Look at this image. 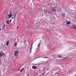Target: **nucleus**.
<instances>
[{"label": "nucleus", "mask_w": 76, "mask_h": 76, "mask_svg": "<svg viewBox=\"0 0 76 76\" xmlns=\"http://www.w3.org/2000/svg\"><path fill=\"white\" fill-rule=\"evenodd\" d=\"M12 11H8L7 13V15L6 17V19H7L6 20V23L7 24H9V19L12 17Z\"/></svg>", "instance_id": "1"}, {"label": "nucleus", "mask_w": 76, "mask_h": 76, "mask_svg": "<svg viewBox=\"0 0 76 76\" xmlns=\"http://www.w3.org/2000/svg\"><path fill=\"white\" fill-rule=\"evenodd\" d=\"M32 69H34L36 70V69H37V67L36 66L33 65L32 66Z\"/></svg>", "instance_id": "2"}, {"label": "nucleus", "mask_w": 76, "mask_h": 76, "mask_svg": "<svg viewBox=\"0 0 76 76\" xmlns=\"http://www.w3.org/2000/svg\"><path fill=\"white\" fill-rule=\"evenodd\" d=\"M66 23L67 25H69V24L70 23V22L67 20L66 21Z\"/></svg>", "instance_id": "3"}, {"label": "nucleus", "mask_w": 76, "mask_h": 76, "mask_svg": "<svg viewBox=\"0 0 76 76\" xmlns=\"http://www.w3.org/2000/svg\"><path fill=\"white\" fill-rule=\"evenodd\" d=\"M18 51H17L15 52V56H17L18 54Z\"/></svg>", "instance_id": "4"}, {"label": "nucleus", "mask_w": 76, "mask_h": 76, "mask_svg": "<svg viewBox=\"0 0 76 76\" xmlns=\"http://www.w3.org/2000/svg\"><path fill=\"white\" fill-rule=\"evenodd\" d=\"M71 27L75 29H76V26L75 25H72L71 26Z\"/></svg>", "instance_id": "5"}, {"label": "nucleus", "mask_w": 76, "mask_h": 76, "mask_svg": "<svg viewBox=\"0 0 76 76\" xmlns=\"http://www.w3.org/2000/svg\"><path fill=\"white\" fill-rule=\"evenodd\" d=\"M5 26H6V25H5V24H4L3 25L2 29H4V28H5Z\"/></svg>", "instance_id": "6"}, {"label": "nucleus", "mask_w": 76, "mask_h": 76, "mask_svg": "<svg viewBox=\"0 0 76 76\" xmlns=\"http://www.w3.org/2000/svg\"><path fill=\"white\" fill-rule=\"evenodd\" d=\"M9 43V41H7V44H6V45H7V46H8Z\"/></svg>", "instance_id": "7"}, {"label": "nucleus", "mask_w": 76, "mask_h": 76, "mask_svg": "<svg viewBox=\"0 0 76 76\" xmlns=\"http://www.w3.org/2000/svg\"><path fill=\"white\" fill-rule=\"evenodd\" d=\"M42 57L40 56V57H39L36 58H41V57ZM42 57V58H47V57Z\"/></svg>", "instance_id": "8"}, {"label": "nucleus", "mask_w": 76, "mask_h": 76, "mask_svg": "<svg viewBox=\"0 0 76 76\" xmlns=\"http://www.w3.org/2000/svg\"><path fill=\"white\" fill-rule=\"evenodd\" d=\"M58 58H61L62 57H63V56L62 55L60 56L59 55H58Z\"/></svg>", "instance_id": "9"}, {"label": "nucleus", "mask_w": 76, "mask_h": 76, "mask_svg": "<svg viewBox=\"0 0 76 76\" xmlns=\"http://www.w3.org/2000/svg\"><path fill=\"white\" fill-rule=\"evenodd\" d=\"M56 8H53V12H56Z\"/></svg>", "instance_id": "10"}, {"label": "nucleus", "mask_w": 76, "mask_h": 76, "mask_svg": "<svg viewBox=\"0 0 76 76\" xmlns=\"http://www.w3.org/2000/svg\"><path fill=\"white\" fill-rule=\"evenodd\" d=\"M40 66H41V67H42L43 66H44V64H42V63H41V64L40 65Z\"/></svg>", "instance_id": "11"}, {"label": "nucleus", "mask_w": 76, "mask_h": 76, "mask_svg": "<svg viewBox=\"0 0 76 76\" xmlns=\"http://www.w3.org/2000/svg\"><path fill=\"white\" fill-rule=\"evenodd\" d=\"M65 14H63L62 15V16H64V17H65L66 16H65Z\"/></svg>", "instance_id": "12"}, {"label": "nucleus", "mask_w": 76, "mask_h": 76, "mask_svg": "<svg viewBox=\"0 0 76 76\" xmlns=\"http://www.w3.org/2000/svg\"><path fill=\"white\" fill-rule=\"evenodd\" d=\"M2 56H5V54H4V53H3V52H2Z\"/></svg>", "instance_id": "13"}, {"label": "nucleus", "mask_w": 76, "mask_h": 76, "mask_svg": "<svg viewBox=\"0 0 76 76\" xmlns=\"http://www.w3.org/2000/svg\"><path fill=\"white\" fill-rule=\"evenodd\" d=\"M17 45V43H15V46H16Z\"/></svg>", "instance_id": "14"}, {"label": "nucleus", "mask_w": 76, "mask_h": 76, "mask_svg": "<svg viewBox=\"0 0 76 76\" xmlns=\"http://www.w3.org/2000/svg\"><path fill=\"white\" fill-rule=\"evenodd\" d=\"M40 45V43H39V44H38V45L37 46V47H39Z\"/></svg>", "instance_id": "15"}, {"label": "nucleus", "mask_w": 76, "mask_h": 76, "mask_svg": "<svg viewBox=\"0 0 76 76\" xmlns=\"http://www.w3.org/2000/svg\"><path fill=\"white\" fill-rule=\"evenodd\" d=\"M32 47H31V48L30 49V53H31V51H32Z\"/></svg>", "instance_id": "16"}, {"label": "nucleus", "mask_w": 76, "mask_h": 76, "mask_svg": "<svg viewBox=\"0 0 76 76\" xmlns=\"http://www.w3.org/2000/svg\"><path fill=\"white\" fill-rule=\"evenodd\" d=\"M26 42V40H24V42H23V43H25V42Z\"/></svg>", "instance_id": "17"}, {"label": "nucleus", "mask_w": 76, "mask_h": 76, "mask_svg": "<svg viewBox=\"0 0 76 76\" xmlns=\"http://www.w3.org/2000/svg\"><path fill=\"white\" fill-rule=\"evenodd\" d=\"M22 71H23V70L21 69L20 71V72H22Z\"/></svg>", "instance_id": "18"}, {"label": "nucleus", "mask_w": 76, "mask_h": 76, "mask_svg": "<svg viewBox=\"0 0 76 76\" xmlns=\"http://www.w3.org/2000/svg\"><path fill=\"white\" fill-rule=\"evenodd\" d=\"M2 55H1V53H0V57H1V56Z\"/></svg>", "instance_id": "19"}, {"label": "nucleus", "mask_w": 76, "mask_h": 76, "mask_svg": "<svg viewBox=\"0 0 76 76\" xmlns=\"http://www.w3.org/2000/svg\"><path fill=\"white\" fill-rule=\"evenodd\" d=\"M33 44L32 43V44H31V47H32V45H33Z\"/></svg>", "instance_id": "20"}, {"label": "nucleus", "mask_w": 76, "mask_h": 76, "mask_svg": "<svg viewBox=\"0 0 76 76\" xmlns=\"http://www.w3.org/2000/svg\"><path fill=\"white\" fill-rule=\"evenodd\" d=\"M14 19H15V15H14Z\"/></svg>", "instance_id": "21"}, {"label": "nucleus", "mask_w": 76, "mask_h": 76, "mask_svg": "<svg viewBox=\"0 0 76 76\" xmlns=\"http://www.w3.org/2000/svg\"><path fill=\"white\" fill-rule=\"evenodd\" d=\"M27 76H29V74H28V75H27Z\"/></svg>", "instance_id": "22"}, {"label": "nucleus", "mask_w": 76, "mask_h": 76, "mask_svg": "<svg viewBox=\"0 0 76 76\" xmlns=\"http://www.w3.org/2000/svg\"><path fill=\"white\" fill-rule=\"evenodd\" d=\"M39 76H43V75H40Z\"/></svg>", "instance_id": "23"}, {"label": "nucleus", "mask_w": 76, "mask_h": 76, "mask_svg": "<svg viewBox=\"0 0 76 76\" xmlns=\"http://www.w3.org/2000/svg\"><path fill=\"white\" fill-rule=\"evenodd\" d=\"M12 19H14V18H13V17H12Z\"/></svg>", "instance_id": "24"}, {"label": "nucleus", "mask_w": 76, "mask_h": 76, "mask_svg": "<svg viewBox=\"0 0 76 76\" xmlns=\"http://www.w3.org/2000/svg\"><path fill=\"white\" fill-rule=\"evenodd\" d=\"M10 22L11 23V21H12V20H10Z\"/></svg>", "instance_id": "25"}, {"label": "nucleus", "mask_w": 76, "mask_h": 76, "mask_svg": "<svg viewBox=\"0 0 76 76\" xmlns=\"http://www.w3.org/2000/svg\"><path fill=\"white\" fill-rule=\"evenodd\" d=\"M24 69V68H23L22 69L23 70Z\"/></svg>", "instance_id": "26"}, {"label": "nucleus", "mask_w": 76, "mask_h": 76, "mask_svg": "<svg viewBox=\"0 0 76 76\" xmlns=\"http://www.w3.org/2000/svg\"><path fill=\"white\" fill-rule=\"evenodd\" d=\"M20 70V69H19L18 70V71H19Z\"/></svg>", "instance_id": "27"}, {"label": "nucleus", "mask_w": 76, "mask_h": 76, "mask_svg": "<svg viewBox=\"0 0 76 76\" xmlns=\"http://www.w3.org/2000/svg\"><path fill=\"white\" fill-rule=\"evenodd\" d=\"M1 28H0V31H1Z\"/></svg>", "instance_id": "28"}, {"label": "nucleus", "mask_w": 76, "mask_h": 76, "mask_svg": "<svg viewBox=\"0 0 76 76\" xmlns=\"http://www.w3.org/2000/svg\"><path fill=\"white\" fill-rule=\"evenodd\" d=\"M19 27V26H18V27H17V29H18V27Z\"/></svg>", "instance_id": "29"}, {"label": "nucleus", "mask_w": 76, "mask_h": 76, "mask_svg": "<svg viewBox=\"0 0 76 76\" xmlns=\"http://www.w3.org/2000/svg\"><path fill=\"white\" fill-rule=\"evenodd\" d=\"M21 43H22V42H21Z\"/></svg>", "instance_id": "30"}, {"label": "nucleus", "mask_w": 76, "mask_h": 76, "mask_svg": "<svg viewBox=\"0 0 76 76\" xmlns=\"http://www.w3.org/2000/svg\"><path fill=\"white\" fill-rule=\"evenodd\" d=\"M0 64H1L0 63Z\"/></svg>", "instance_id": "31"}]
</instances>
